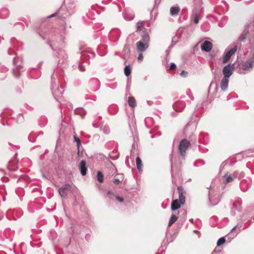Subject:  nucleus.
<instances>
[{
    "label": "nucleus",
    "instance_id": "46",
    "mask_svg": "<svg viewBox=\"0 0 254 254\" xmlns=\"http://www.w3.org/2000/svg\"><path fill=\"white\" fill-rule=\"evenodd\" d=\"M16 60H17L16 58H14L13 59V63H14V64H15V63H16Z\"/></svg>",
    "mask_w": 254,
    "mask_h": 254
},
{
    "label": "nucleus",
    "instance_id": "24",
    "mask_svg": "<svg viewBox=\"0 0 254 254\" xmlns=\"http://www.w3.org/2000/svg\"><path fill=\"white\" fill-rule=\"evenodd\" d=\"M244 229V227H243L241 225L238 224L237 226L234 227L232 229L231 231H235V233H236V234H237Z\"/></svg>",
    "mask_w": 254,
    "mask_h": 254
},
{
    "label": "nucleus",
    "instance_id": "17",
    "mask_svg": "<svg viewBox=\"0 0 254 254\" xmlns=\"http://www.w3.org/2000/svg\"><path fill=\"white\" fill-rule=\"evenodd\" d=\"M92 83H95L96 85V86L95 88H91V90L93 91H96L99 89V81L98 79L94 78H92L90 80V84H92Z\"/></svg>",
    "mask_w": 254,
    "mask_h": 254
},
{
    "label": "nucleus",
    "instance_id": "43",
    "mask_svg": "<svg viewBox=\"0 0 254 254\" xmlns=\"http://www.w3.org/2000/svg\"><path fill=\"white\" fill-rule=\"evenodd\" d=\"M213 84L215 85L216 88H217V84H216L215 83L213 82H211V83H210V86H209V88H210V87H211Z\"/></svg>",
    "mask_w": 254,
    "mask_h": 254
},
{
    "label": "nucleus",
    "instance_id": "37",
    "mask_svg": "<svg viewBox=\"0 0 254 254\" xmlns=\"http://www.w3.org/2000/svg\"><path fill=\"white\" fill-rule=\"evenodd\" d=\"M78 68L80 71H84L85 70V68L82 64H79Z\"/></svg>",
    "mask_w": 254,
    "mask_h": 254
},
{
    "label": "nucleus",
    "instance_id": "11",
    "mask_svg": "<svg viewBox=\"0 0 254 254\" xmlns=\"http://www.w3.org/2000/svg\"><path fill=\"white\" fill-rule=\"evenodd\" d=\"M212 48V43L208 41H205L201 45V48L202 51L209 52Z\"/></svg>",
    "mask_w": 254,
    "mask_h": 254
},
{
    "label": "nucleus",
    "instance_id": "14",
    "mask_svg": "<svg viewBox=\"0 0 254 254\" xmlns=\"http://www.w3.org/2000/svg\"><path fill=\"white\" fill-rule=\"evenodd\" d=\"M180 8L178 6H173L170 8V13L171 16H176L179 14Z\"/></svg>",
    "mask_w": 254,
    "mask_h": 254
},
{
    "label": "nucleus",
    "instance_id": "29",
    "mask_svg": "<svg viewBox=\"0 0 254 254\" xmlns=\"http://www.w3.org/2000/svg\"><path fill=\"white\" fill-rule=\"evenodd\" d=\"M193 22L195 24H197L199 22V16L198 14L196 12H194L193 13Z\"/></svg>",
    "mask_w": 254,
    "mask_h": 254
},
{
    "label": "nucleus",
    "instance_id": "30",
    "mask_svg": "<svg viewBox=\"0 0 254 254\" xmlns=\"http://www.w3.org/2000/svg\"><path fill=\"white\" fill-rule=\"evenodd\" d=\"M59 192L60 195L63 197H65L66 196V191H65L64 190H63V189H62L61 188L59 189Z\"/></svg>",
    "mask_w": 254,
    "mask_h": 254
},
{
    "label": "nucleus",
    "instance_id": "2",
    "mask_svg": "<svg viewBox=\"0 0 254 254\" xmlns=\"http://www.w3.org/2000/svg\"><path fill=\"white\" fill-rule=\"evenodd\" d=\"M178 190L179 194V201L178 199L174 200L171 204L172 210H176L181 207L180 204H184L185 202V191L182 186L178 187Z\"/></svg>",
    "mask_w": 254,
    "mask_h": 254
},
{
    "label": "nucleus",
    "instance_id": "42",
    "mask_svg": "<svg viewBox=\"0 0 254 254\" xmlns=\"http://www.w3.org/2000/svg\"><path fill=\"white\" fill-rule=\"evenodd\" d=\"M143 59V55L142 54H140L138 57V60H142Z\"/></svg>",
    "mask_w": 254,
    "mask_h": 254
},
{
    "label": "nucleus",
    "instance_id": "22",
    "mask_svg": "<svg viewBox=\"0 0 254 254\" xmlns=\"http://www.w3.org/2000/svg\"><path fill=\"white\" fill-rule=\"evenodd\" d=\"M150 40V37L147 33L144 32L142 35V39L140 41H142L143 42L148 43Z\"/></svg>",
    "mask_w": 254,
    "mask_h": 254
},
{
    "label": "nucleus",
    "instance_id": "8",
    "mask_svg": "<svg viewBox=\"0 0 254 254\" xmlns=\"http://www.w3.org/2000/svg\"><path fill=\"white\" fill-rule=\"evenodd\" d=\"M173 106L176 111L181 112L185 108L186 104L185 102L183 101H179L174 103Z\"/></svg>",
    "mask_w": 254,
    "mask_h": 254
},
{
    "label": "nucleus",
    "instance_id": "25",
    "mask_svg": "<svg viewBox=\"0 0 254 254\" xmlns=\"http://www.w3.org/2000/svg\"><path fill=\"white\" fill-rule=\"evenodd\" d=\"M124 73L127 76H128L130 74L131 67L129 65H127L125 67Z\"/></svg>",
    "mask_w": 254,
    "mask_h": 254
},
{
    "label": "nucleus",
    "instance_id": "5",
    "mask_svg": "<svg viewBox=\"0 0 254 254\" xmlns=\"http://www.w3.org/2000/svg\"><path fill=\"white\" fill-rule=\"evenodd\" d=\"M237 49V46L235 45L232 48L227 51L224 57L223 60V63H226L228 61L231 57L236 52Z\"/></svg>",
    "mask_w": 254,
    "mask_h": 254
},
{
    "label": "nucleus",
    "instance_id": "10",
    "mask_svg": "<svg viewBox=\"0 0 254 254\" xmlns=\"http://www.w3.org/2000/svg\"><path fill=\"white\" fill-rule=\"evenodd\" d=\"M148 46V43L143 42L142 41H139L136 43L137 49L140 52L146 51Z\"/></svg>",
    "mask_w": 254,
    "mask_h": 254
},
{
    "label": "nucleus",
    "instance_id": "56",
    "mask_svg": "<svg viewBox=\"0 0 254 254\" xmlns=\"http://www.w3.org/2000/svg\"><path fill=\"white\" fill-rule=\"evenodd\" d=\"M118 54V52H115V55H117Z\"/></svg>",
    "mask_w": 254,
    "mask_h": 254
},
{
    "label": "nucleus",
    "instance_id": "47",
    "mask_svg": "<svg viewBox=\"0 0 254 254\" xmlns=\"http://www.w3.org/2000/svg\"><path fill=\"white\" fill-rule=\"evenodd\" d=\"M173 223H169V225H168V228H167V229H169V228H170L171 227V226L173 224ZM167 231H168V230H167Z\"/></svg>",
    "mask_w": 254,
    "mask_h": 254
},
{
    "label": "nucleus",
    "instance_id": "35",
    "mask_svg": "<svg viewBox=\"0 0 254 254\" xmlns=\"http://www.w3.org/2000/svg\"><path fill=\"white\" fill-rule=\"evenodd\" d=\"M210 221L211 222H217L218 221V218L216 216H213L210 218Z\"/></svg>",
    "mask_w": 254,
    "mask_h": 254
},
{
    "label": "nucleus",
    "instance_id": "33",
    "mask_svg": "<svg viewBox=\"0 0 254 254\" xmlns=\"http://www.w3.org/2000/svg\"><path fill=\"white\" fill-rule=\"evenodd\" d=\"M234 179V175H232L231 174L229 175L228 176H227L226 177V182L227 183L231 182L233 181Z\"/></svg>",
    "mask_w": 254,
    "mask_h": 254
},
{
    "label": "nucleus",
    "instance_id": "6",
    "mask_svg": "<svg viewBox=\"0 0 254 254\" xmlns=\"http://www.w3.org/2000/svg\"><path fill=\"white\" fill-rule=\"evenodd\" d=\"M233 64H228L223 69V73L225 78H229L233 73Z\"/></svg>",
    "mask_w": 254,
    "mask_h": 254
},
{
    "label": "nucleus",
    "instance_id": "34",
    "mask_svg": "<svg viewBox=\"0 0 254 254\" xmlns=\"http://www.w3.org/2000/svg\"><path fill=\"white\" fill-rule=\"evenodd\" d=\"M74 139L75 141L77 142V146L79 147L80 145H81V141L76 136H74Z\"/></svg>",
    "mask_w": 254,
    "mask_h": 254
},
{
    "label": "nucleus",
    "instance_id": "28",
    "mask_svg": "<svg viewBox=\"0 0 254 254\" xmlns=\"http://www.w3.org/2000/svg\"><path fill=\"white\" fill-rule=\"evenodd\" d=\"M225 242V239L224 237H221L218 239L217 242V246H220L223 244H224Z\"/></svg>",
    "mask_w": 254,
    "mask_h": 254
},
{
    "label": "nucleus",
    "instance_id": "57",
    "mask_svg": "<svg viewBox=\"0 0 254 254\" xmlns=\"http://www.w3.org/2000/svg\"><path fill=\"white\" fill-rule=\"evenodd\" d=\"M109 194H110L111 192L110 191H108V192Z\"/></svg>",
    "mask_w": 254,
    "mask_h": 254
},
{
    "label": "nucleus",
    "instance_id": "50",
    "mask_svg": "<svg viewBox=\"0 0 254 254\" xmlns=\"http://www.w3.org/2000/svg\"><path fill=\"white\" fill-rule=\"evenodd\" d=\"M190 222H193V219L191 218V219H190Z\"/></svg>",
    "mask_w": 254,
    "mask_h": 254
},
{
    "label": "nucleus",
    "instance_id": "36",
    "mask_svg": "<svg viewBox=\"0 0 254 254\" xmlns=\"http://www.w3.org/2000/svg\"><path fill=\"white\" fill-rule=\"evenodd\" d=\"M120 181L119 179L115 178L113 180V182L115 185H118L120 183Z\"/></svg>",
    "mask_w": 254,
    "mask_h": 254
},
{
    "label": "nucleus",
    "instance_id": "7",
    "mask_svg": "<svg viewBox=\"0 0 254 254\" xmlns=\"http://www.w3.org/2000/svg\"><path fill=\"white\" fill-rule=\"evenodd\" d=\"M95 54L93 51L88 50L82 52L81 57L84 60L93 59L95 57Z\"/></svg>",
    "mask_w": 254,
    "mask_h": 254
},
{
    "label": "nucleus",
    "instance_id": "51",
    "mask_svg": "<svg viewBox=\"0 0 254 254\" xmlns=\"http://www.w3.org/2000/svg\"><path fill=\"white\" fill-rule=\"evenodd\" d=\"M224 221H228V218H225L224 219Z\"/></svg>",
    "mask_w": 254,
    "mask_h": 254
},
{
    "label": "nucleus",
    "instance_id": "49",
    "mask_svg": "<svg viewBox=\"0 0 254 254\" xmlns=\"http://www.w3.org/2000/svg\"><path fill=\"white\" fill-rule=\"evenodd\" d=\"M93 126L95 128L98 127V126H96L95 123H93Z\"/></svg>",
    "mask_w": 254,
    "mask_h": 254
},
{
    "label": "nucleus",
    "instance_id": "9",
    "mask_svg": "<svg viewBox=\"0 0 254 254\" xmlns=\"http://www.w3.org/2000/svg\"><path fill=\"white\" fill-rule=\"evenodd\" d=\"M186 214L187 211L185 210H181L180 211L179 213L178 217H177L175 214H172L171 216L169 222H176L178 218H181L182 216H184V217H186Z\"/></svg>",
    "mask_w": 254,
    "mask_h": 254
},
{
    "label": "nucleus",
    "instance_id": "32",
    "mask_svg": "<svg viewBox=\"0 0 254 254\" xmlns=\"http://www.w3.org/2000/svg\"><path fill=\"white\" fill-rule=\"evenodd\" d=\"M62 189L64 190L65 191L70 190L71 189V186L69 184H66L64 186L61 187Z\"/></svg>",
    "mask_w": 254,
    "mask_h": 254
},
{
    "label": "nucleus",
    "instance_id": "44",
    "mask_svg": "<svg viewBox=\"0 0 254 254\" xmlns=\"http://www.w3.org/2000/svg\"><path fill=\"white\" fill-rule=\"evenodd\" d=\"M147 104L149 106H151L153 103V102L151 101H148L147 102Z\"/></svg>",
    "mask_w": 254,
    "mask_h": 254
},
{
    "label": "nucleus",
    "instance_id": "40",
    "mask_svg": "<svg viewBox=\"0 0 254 254\" xmlns=\"http://www.w3.org/2000/svg\"><path fill=\"white\" fill-rule=\"evenodd\" d=\"M59 13V11H57V12H55V13L52 14H51V15L49 16L48 17V18H50L53 17H54V16H56V15H57Z\"/></svg>",
    "mask_w": 254,
    "mask_h": 254
},
{
    "label": "nucleus",
    "instance_id": "48",
    "mask_svg": "<svg viewBox=\"0 0 254 254\" xmlns=\"http://www.w3.org/2000/svg\"><path fill=\"white\" fill-rule=\"evenodd\" d=\"M181 221H185L186 220V217H182V218L181 219Z\"/></svg>",
    "mask_w": 254,
    "mask_h": 254
},
{
    "label": "nucleus",
    "instance_id": "52",
    "mask_svg": "<svg viewBox=\"0 0 254 254\" xmlns=\"http://www.w3.org/2000/svg\"><path fill=\"white\" fill-rule=\"evenodd\" d=\"M19 75H20V73H19V72H18V75H15V76H16V77H19Z\"/></svg>",
    "mask_w": 254,
    "mask_h": 254
},
{
    "label": "nucleus",
    "instance_id": "38",
    "mask_svg": "<svg viewBox=\"0 0 254 254\" xmlns=\"http://www.w3.org/2000/svg\"><path fill=\"white\" fill-rule=\"evenodd\" d=\"M176 67L175 64L172 63L170 65L169 69L171 70H174Z\"/></svg>",
    "mask_w": 254,
    "mask_h": 254
},
{
    "label": "nucleus",
    "instance_id": "18",
    "mask_svg": "<svg viewBox=\"0 0 254 254\" xmlns=\"http://www.w3.org/2000/svg\"><path fill=\"white\" fill-rule=\"evenodd\" d=\"M9 15V11L7 8H2L0 10V17L5 18Z\"/></svg>",
    "mask_w": 254,
    "mask_h": 254
},
{
    "label": "nucleus",
    "instance_id": "54",
    "mask_svg": "<svg viewBox=\"0 0 254 254\" xmlns=\"http://www.w3.org/2000/svg\"><path fill=\"white\" fill-rule=\"evenodd\" d=\"M253 1V0H251L250 1H247V2H252Z\"/></svg>",
    "mask_w": 254,
    "mask_h": 254
},
{
    "label": "nucleus",
    "instance_id": "15",
    "mask_svg": "<svg viewBox=\"0 0 254 254\" xmlns=\"http://www.w3.org/2000/svg\"><path fill=\"white\" fill-rule=\"evenodd\" d=\"M123 55L122 58L126 59L130 54V48L128 45H125L123 49Z\"/></svg>",
    "mask_w": 254,
    "mask_h": 254
},
{
    "label": "nucleus",
    "instance_id": "55",
    "mask_svg": "<svg viewBox=\"0 0 254 254\" xmlns=\"http://www.w3.org/2000/svg\"><path fill=\"white\" fill-rule=\"evenodd\" d=\"M17 69H14L13 70V72H15V71H17Z\"/></svg>",
    "mask_w": 254,
    "mask_h": 254
},
{
    "label": "nucleus",
    "instance_id": "45",
    "mask_svg": "<svg viewBox=\"0 0 254 254\" xmlns=\"http://www.w3.org/2000/svg\"><path fill=\"white\" fill-rule=\"evenodd\" d=\"M18 118L20 119V118H21V121L22 120V119H23V116L22 114H19L18 115Z\"/></svg>",
    "mask_w": 254,
    "mask_h": 254
},
{
    "label": "nucleus",
    "instance_id": "3",
    "mask_svg": "<svg viewBox=\"0 0 254 254\" xmlns=\"http://www.w3.org/2000/svg\"><path fill=\"white\" fill-rule=\"evenodd\" d=\"M51 90L54 98L57 100H58L62 97L63 94L64 92L63 87L62 86H61L60 87L59 86H57L56 84L53 80H52Z\"/></svg>",
    "mask_w": 254,
    "mask_h": 254
},
{
    "label": "nucleus",
    "instance_id": "4",
    "mask_svg": "<svg viewBox=\"0 0 254 254\" xmlns=\"http://www.w3.org/2000/svg\"><path fill=\"white\" fill-rule=\"evenodd\" d=\"M190 145V142L186 139H183L180 141L178 148L180 153L182 156H185L186 155V151Z\"/></svg>",
    "mask_w": 254,
    "mask_h": 254
},
{
    "label": "nucleus",
    "instance_id": "20",
    "mask_svg": "<svg viewBox=\"0 0 254 254\" xmlns=\"http://www.w3.org/2000/svg\"><path fill=\"white\" fill-rule=\"evenodd\" d=\"M58 55L59 58H62L64 61H65L67 59V55L64 50H60L59 51Z\"/></svg>",
    "mask_w": 254,
    "mask_h": 254
},
{
    "label": "nucleus",
    "instance_id": "16",
    "mask_svg": "<svg viewBox=\"0 0 254 254\" xmlns=\"http://www.w3.org/2000/svg\"><path fill=\"white\" fill-rule=\"evenodd\" d=\"M228 78L223 77L220 83V87L222 91L225 90L228 85Z\"/></svg>",
    "mask_w": 254,
    "mask_h": 254
},
{
    "label": "nucleus",
    "instance_id": "21",
    "mask_svg": "<svg viewBox=\"0 0 254 254\" xmlns=\"http://www.w3.org/2000/svg\"><path fill=\"white\" fill-rule=\"evenodd\" d=\"M128 103L130 107H134L136 105L134 98L132 96H129L128 98Z\"/></svg>",
    "mask_w": 254,
    "mask_h": 254
},
{
    "label": "nucleus",
    "instance_id": "41",
    "mask_svg": "<svg viewBox=\"0 0 254 254\" xmlns=\"http://www.w3.org/2000/svg\"><path fill=\"white\" fill-rule=\"evenodd\" d=\"M116 199L118 201H119L120 202H123V201H124V198L120 196H117Z\"/></svg>",
    "mask_w": 254,
    "mask_h": 254
},
{
    "label": "nucleus",
    "instance_id": "12",
    "mask_svg": "<svg viewBox=\"0 0 254 254\" xmlns=\"http://www.w3.org/2000/svg\"><path fill=\"white\" fill-rule=\"evenodd\" d=\"M86 163V161L83 160L81 161L80 164L79 169L82 176H85L86 174L87 168Z\"/></svg>",
    "mask_w": 254,
    "mask_h": 254
},
{
    "label": "nucleus",
    "instance_id": "31",
    "mask_svg": "<svg viewBox=\"0 0 254 254\" xmlns=\"http://www.w3.org/2000/svg\"><path fill=\"white\" fill-rule=\"evenodd\" d=\"M213 197L212 196L209 195V199L212 205H215L217 204L219 201V199L218 198V197L217 198V199L215 201H213Z\"/></svg>",
    "mask_w": 254,
    "mask_h": 254
},
{
    "label": "nucleus",
    "instance_id": "23",
    "mask_svg": "<svg viewBox=\"0 0 254 254\" xmlns=\"http://www.w3.org/2000/svg\"><path fill=\"white\" fill-rule=\"evenodd\" d=\"M233 207L235 210L240 211L241 209V202L240 201L234 202L233 204Z\"/></svg>",
    "mask_w": 254,
    "mask_h": 254
},
{
    "label": "nucleus",
    "instance_id": "39",
    "mask_svg": "<svg viewBox=\"0 0 254 254\" xmlns=\"http://www.w3.org/2000/svg\"><path fill=\"white\" fill-rule=\"evenodd\" d=\"M188 74V72L186 71L185 70H182L181 73H180V75L183 77H186Z\"/></svg>",
    "mask_w": 254,
    "mask_h": 254
},
{
    "label": "nucleus",
    "instance_id": "27",
    "mask_svg": "<svg viewBox=\"0 0 254 254\" xmlns=\"http://www.w3.org/2000/svg\"><path fill=\"white\" fill-rule=\"evenodd\" d=\"M144 21H141V22H137V24H136L137 30L138 31V30H141L144 27Z\"/></svg>",
    "mask_w": 254,
    "mask_h": 254
},
{
    "label": "nucleus",
    "instance_id": "26",
    "mask_svg": "<svg viewBox=\"0 0 254 254\" xmlns=\"http://www.w3.org/2000/svg\"><path fill=\"white\" fill-rule=\"evenodd\" d=\"M97 180L100 183H102L104 179V175L101 171L97 172Z\"/></svg>",
    "mask_w": 254,
    "mask_h": 254
},
{
    "label": "nucleus",
    "instance_id": "19",
    "mask_svg": "<svg viewBox=\"0 0 254 254\" xmlns=\"http://www.w3.org/2000/svg\"><path fill=\"white\" fill-rule=\"evenodd\" d=\"M136 164L137 170L139 172H141L142 171L143 164L139 156H137L136 158Z\"/></svg>",
    "mask_w": 254,
    "mask_h": 254
},
{
    "label": "nucleus",
    "instance_id": "53",
    "mask_svg": "<svg viewBox=\"0 0 254 254\" xmlns=\"http://www.w3.org/2000/svg\"><path fill=\"white\" fill-rule=\"evenodd\" d=\"M170 156H171V158H170V160H171V161L172 162V155H170Z\"/></svg>",
    "mask_w": 254,
    "mask_h": 254
},
{
    "label": "nucleus",
    "instance_id": "13",
    "mask_svg": "<svg viewBox=\"0 0 254 254\" xmlns=\"http://www.w3.org/2000/svg\"><path fill=\"white\" fill-rule=\"evenodd\" d=\"M249 33V26H247L245 27V29L243 31L241 35L240 36L239 38V41L242 42L244 41L245 39H246L247 35L248 33Z\"/></svg>",
    "mask_w": 254,
    "mask_h": 254
},
{
    "label": "nucleus",
    "instance_id": "1",
    "mask_svg": "<svg viewBox=\"0 0 254 254\" xmlns=\"http://www.w3.org/2000/svg\"><path fill=\"white\" fill-rule=\"evenodd\" d=\"M254 64V56L246 62L241 61L238 64V72L240 74H246L253 69Z\"/></svg>",
    "mask_w": 254,
    "mask_h": 254
}]
</instances>
